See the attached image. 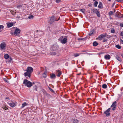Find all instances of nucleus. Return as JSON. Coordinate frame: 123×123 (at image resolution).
Returning <instances> with one entry per match:
<instances>
[{
	"instance_id": "f257e3e1",
	"label": "nucleus",
	"mask_w": 123,
	"mask_h": 123,
	"mask_svg": "<svg viewBox=\"0 0 123 123\" xmlns=\"http://www.w3.org/2000/svg\"><path fill=\"white\" fill-rule=\"evenodd\" d=\"M60 18L59 17L58 19L57 20L56 17L54 16H52L50 18L49 23L51 24H52L54 21H58L59 19Z\"/></svg>"
},
{
	"instance_id": "f03ea898",
	"label": "nucleus",
	"mask_w": 123,
	"mask_h": 123,
	"mask_svg": "<svg viewBox=\"0 0 123 123\" xmlns=\"http://www.w3.org/2000/svg\"><path fill=\"white\" fill-rule=\"evenodd\" d=\"M63 38V36H61L60 37L59 39V40L62 43L65 44L67 42V39L66 38H64L62 40V39Z\"/></svg>"
},
{
	"instance_id": "7ed1b4c3",
	"label": "nucleus",
	"mask_w": 123,
	"mask_h": 123,
	"mask_svg": "<svg viewBox=\"0 0 123 123\" xmlns=\"http://www.w3.org/2000/svg\"><path fill=\"white\" fill-rule=\"evenodd\" d=\"M21 30L18 28H16L15 30L14 34L16 36H18L20 33Z\"/></svg>"
},
{
	"instance_id": "20e7f679",
	"label": "nucleus",
	"mask_w": 123,
	"mask_h": 123,
	"mask_svg": "<svg viewBox=\"0 0 123 123\" xmlns=\"http://www.w3.org/2000/svg\"><path fill=\"white\" fill-rule=\"evenodd\" d=\"M58 45L56 44H54L52 46L51 48L50 49L52 51L56 50L58 48Z\"/></svg>"
},
{
	"instance_id": "39448f33",
	"label": "nucleus",
	"mask_w": 123,
	"mask_h": 123,
	"mask_svg": "<svg viewBox=\"0 0 123 123\" xmlns=\"http://www.w3.org/2000/svg\"><path fill=\"white\" fill-rule=\"evenodd\" d=\"M93 12L95 13L97 16L99 17H100V16L99 13V11H98L97 9H94L92 10Z\"/></svg>"
},
{
	"instance_id": "423d86ee",
	"label": "nucleus",
	"mask_w": 123,
	"mask_h": 123,
	"mask_svg": "<svg viewBox=\"0 0 123 123\" xmlns=\"http://www.w3.org/2000/svg\"><path fill=\"white\" fill-rule=\"evenodd\" d=\"M115 16L116 17H118V18H123V15L122 14H121V16L120 13L118 12H117L115 13Z\"/></svg>"
},
{
	"instance_id": "0eeeda50",
	"label": "nucleus",
	"mask_w": 123,
	"mask_h": 123,
	"mask_svg": "<svg viewBox=\"0 0 123 123\" xmlns=\"http://www.w3.org/2000/svg\"><path fill=\"white\" fill-rule=\"evenodd\" d=\"M110 110L111 108H109L104 112L105 114H106V116L107 117H108L110 115V113L109 112L110 111Z\"/></svg>"
},
{
	"instance_id": "6e6552de",
	"label": "nucleus",
	"mask_w": 123,
	"mask_h": 123,
	"mask_svg": "<svg viewBox=\"0 0 123 123\" xmlns=\"http://www.w3.org/2000/svg\"><path fill=\"white\" fill-rule=\"evenodd\" d=\"M55 74L58 77H60L62 74V72L59 70L56 71Z\"/></svg>"
},
{
	"instance_id": "1a4fd4ad",
	"label": "nucleus",
	"mask_w": 123,
	"mask_h": 123,
	"mask_svg": "<svg viewBox=\"0 0 123 123\" xmlns=\"http://www.w3.org/2000/svg\"><path fill=\"white\" fill-rule=\"evenodd\" d=\"M12 102L11 103H7L12 107H13L15 106L16 105V103L13 102H12V101H11Z\"/></svg>"
},
{
	"instance_id": "9d476101",
	"label": "nucleus",
	"mask_w": 123,
	"mask_h": 123,
	"mask_svg": "<svg viewBox=\"0 0 123 123\" xmlns=\"http://www.w3.org/2000/svg\"><path fill=\"white\" fill-rule=\"evenodd\" d=\"M25 71L31 73L33 71V68L32 67H27V69Z\"/></svg>"
},
{
	"instance_id": "9b49d317",
	"label": "nucleus",
	"mask_w": 123,
	"mask_h": 123,
	"mask_svg": "<svg viewBox=\"0 0 123 123\" xmlns=\"http://www.w3.org/2000/svg\"><path fill=\"white\" fill-rule=\"evenodd\" d=\"M6 44L5 43H3L1 44L0 47L1 49H5L4 48L6 46Z\"/></svg>"
},
{
	"instance_id": "f8f14e48",
	"label": "nucleus",
	"mask_w": 123,
	"mask_h": 123,
	"mask_svg": "<svg viewBox=\"0 0 123 123\" xmlns=\"http://www.w3.org/2000/svg\"><path fill=\"white\" fill-rule=\"evenodd\" d=\"M116 101H115L112 104L113 106V107L112 108V110H114L116 109L117 107V105Z\"/></svg>"
},
{
	"instance_id": "ddd939ff",
	"label": "nucleus",
	"mask_w": 123,
	"mask_h": 123,
	"mask_svg": "<svg viewBox=\"0 0 123 123\" xmlns=\"http://www.w3.org/2000/svg\"><path fill=\"white\" fill-rule=\"evenodd\" d=\"M26 85L28 87H31L32 85V83L29 81L28 82Z\"/></svg>"
},
{
	"instance_id": "4468645a",
	"label": "nucleus",
	"mask_w": 123,
	"mask_h": 123,
	"mask_svg": "<svg viewBox=\"0 0 123 123\" xmlns=\"http://www.w3.org/2000/svg\"><path fill=\"white\" fill-rule=\"evenodd\" d=\"M24 75L25 76H28L29 78H30L31 76L30 73L27 72L24 73Z\"/></svg>"
},
{
	"instance_id": "2eb2a0df",
	"label": "nucleus",
	"mask_w": 123,
	"mask_h": 123,
	"mask_svg": "<svg viewBox=\"0 0 123 123\" xmlns=\"http://www.w3.org/2000/svg\"><path fill=\"white\" fill-rule=\"evenodd\" d=\"M33 87V91L34 92H36L37 91V86L36 85H34Z\"/></svg>"
},
{
	"instance_id": "dca6fc26",
	"label": "nucleus",
	"mask_w": 123,
	"mask_h": 123,
	"mask_svg": "<svg viewBox=\"0 0 123 123\" xmlns=\"http://www.w3.org/2000/svg\"><path fill=\"white\" fill-rule=\"evenodd\" d=\"M7 26L8 27H10L12 26L13 25V24L12 23H7Z\"/></svg>"
},
{
	"instance_id": "f3484780",
	"label": "nucleus",
	"mask_w": 123,
	"mask_h": 123,
	"mask_svg": "<svg viewBox=\"0 0 123 123\" xmlns=\"http://www.w3.org/2000/svg\"><path fill=\"white\" fill-rule=\"evenodd\" d=\"M105 59H109L111 58V56L109 55H106L105 56Z\"/></svg>"
},
{
	"instance_id": "a211bd4d",
	"label": "nucleus",
	"mask_w": 123,
	"mask_h": 123,
	"mask_svg": "<svg viewBox=\"0 0 123 123\" xmlns=\"http://www.w3.org/2000/svg\"><path fill=\"white\" fill-rule=\"evenodd\" d=\"M56 77V75L54 74H53L50 76V77L51 79L55 78Z\"/></svg>"
},
{
	"instance_id": "6ab92c4d",
	"label": "nucleus",
	"mask_w": 123,
	"mask_h": 123,
	"mask_svg": "<svg viewBox=\"0 0 123 123\" xmlns=\"http://www.w3.org/2000/svg\"><path fill=\"white\" fill-rule=\"evenodd\" d=\"M4 57L6 59H7L9 58V55L8 54H6L5 55Z\"/></svg>"
},
{
	"instance_id": "aec40b11",
	"label": "nucleus",
	"mask_w": 123,
	"mask_h": 123,
	"mask_svg": "<svg viewBox=\"0 0 123 123\" xmlns=\"http://www.w3.org/2000/svg\"><path fill=\"white\" fill-rule=\"evenodd\" d=\"M104 37L102 34L98 36V38L99 40H102L104 38Z\"/></svg>"
},
{
	"instance_id": "412c9836",
	"label": "nucleus",
	"mask_w": 123,
	"mask_h": 123,
	"mask_svg": "<svg viewBox=\"0 0 123 123\" xmlns=\"http://www.w3.org/2000/svg\"><path fill=\"white\" fill-rule=\"evenodd\" d=\"M47 72L46 71H45L43 74V76L44 78H46L47 77Z\"/></svg>"
},
{
	"instance_id": "4be33fe9",
	"label": "nucleus",
	"mask_w": 123,
	"mask_h": 123,
	"mask_svg": "<svg viewBox=\"0 0 123 123\" xmlns=\"http://www.w3.org/2000/svg\"><path fill=\"white\" fill-rule=\"evenodd\" d=\"M98 43L96 41L94 42L93 43V45L94 46H96L98 45Z\"/></svg>"
},
{
	"instance_id": "5701e85b",
	"label": "nucleus",
	"mask_w": 123,
	"mask_h": 123,
	"mask_svg": "<svg viewBox=\"0 0 123 123\" xmlns=\"http://www.w3.org/2000/svg\"><path fill=\"white\" fill-rule=\"evenodd\" d=\"M73 122L74 123H78L79 121L76 119H74L73 120Z\"/></svg>"
},
{
	"instance_id": "b1692460",
	"label": "nucleus",
	"mask_w": 123,
	"mask_h": 123,
	"mask_svg": "<svg viewBox=\"0 0 123 123\" xmlns=\"http://www.w3.org/2000/svg\"><path fill=\"white\" fill-rule=\"evenodd\" d=\"M98 7L99 8H101L102 7V4L101 2H99V4L98 6Z\"/></svg>"
},
{
	"instance_id": "393cba45",
	"label": "nucleus",
	"mask_w": 123,
	"mask_h": 123,
	"mask_svg": "<svg viewBox=\"0 0 123 123\" xmlns=\"http://www.w3.org/2000/svg\"><path fill=\"white\" fill-rule=\"evenodd\" d=\"M116 58L117 59L118 61L121 62L122 60L121 58L118 56H117L116 57Z\"/></svg>"
},
{
	"instance_id": "a878e982",
	"label": "nucleus",
	"mask_w": 123,
	"mask_h": 123,
	"mask_svg": "<svg viewBox=\"0 0 123 123\" xmlns=\"http://www.w3.org/2000/svg\"><path fill=\"white\" fill-rule=\"evenodd\" d=\"M94 30H92L89 33V35L91 36L92 35V34H93V32L94 31Z\"/></svg>"
},
{
	"instance_id": "bb28decb",
	"label": "nucleus",
	"mask_w": 123,
	"mask_h": 123,
	"mask_svg": "<svg viewBox=\"0 0 123 123\" xmlns=\"http://www.w3.org/2000/svg\"><path fill=\"white\" fill-rule=\"evenodd\" d=\"M26 105H27L26 103V102H25L22 104V105L21 107V108H23V107H24L25 106H26Z\"/></svg>"
},
{
	"instance_id": "cd10ccee",
	"label": "nucleus",
	"mask_w": 123,
	"mask_h": 123,
	"mask_svg": "<svg viewBox=\"0 0 123 123\" xmlns=\"http://www.w3.org/2000/svg\"><path fill=\"white\" fill-rule=\"evenodd\" d=\"M114 12L112 11H110L109 13V15L110 16L112 15L113 14Z\"/></svg>"
},
{
	"instance_id": "c85d7f7f",
	"label": "nucleus",
	"mask_w": 123,
	"mask_h": 123,
	"mask_svg": "<svg viewBox=\"0 0 123 123\" xmlns=\"http://www.w3.org/2000/svg\"><path fill=\"white\" fill-rule=\"evenodd\" d=\"M107 87V86L106 84H104L102 85V87L103 88H106Z\"/></svg>"
},
{
	"instance_id": "c756f323",
	"label": "nucleus",
	"mask_w": 123,
	"mask_h": 123,
	"mask_svg": "<svg viewBox=\"0 0 123 123\" xmlns=\"http://www.w3.org/2000/svg\"><path fill=\"white\" fill-rule=\"evenodd\" d=\"M28 80L27 79H25L23 81V84H26L28 82Z\"/></svg>"
},
{
	"instance_id": "7c9ffc66",
	"label": "nucleus",
	"mask_w": 123,
	"mask_h": 123,
	"mask_svg": "<svg viewBox=\"0 0 123 123\" xmlns=\"http://www.w3.org/2000/svg\"><path fill=\"white\" fill-rule=\"evenodd\" d=\"M98 4V2L97 1H95V2L94 3V6L95 7H96L97 6Z\"/></svg>"
},
{
	"instance_id": "2f4dec72",
	"label": "nucleus",
	"mask_w": 123,
	"mask_h": 123,
	"mask_svg": "<svg viewBox=\"0 0 123 123\" xmlns=\"http://www.w3.org/2000/svg\"><path fill=\"white\" fill-rule=\"evenodd\" d=\"M86 38H80L78 39V40H86Z\"/></svg>"
},
{
	"instance_id": "473e14b6",
	"label": "nucleus",
	"mask_w": 123,
	"mask_h": 123,
	"mask_svg": "<svg viewBox=\"0 0 123 123\" xmlns=\"http://www.w3.org/2000/svg\"><path fill=\"white\" fill-rule=\"evenodd\" d=\"M7 83H9V81L8 80V79L7 78H4L3 79Z\"/></svg>"
},
{
	"instance_id": "72a5a7b5",
	"label": "nucleus",
	"mask_w": 123,
	"mask_h": 123,
	"mask_svg": "<svg viewBox=\"0 0 123 123\" xmlns=\"http://www.w3.org/2000/svg\"><path fill=\"white\" fill-rule=\"evenodd\" d=\"M116 47L119 49H120L121 48V47L119 45H116Z\"/></svg>"
},
{
	"instance_id": "f704fd0d",
	"label": "nucleus",
	"mask_w": 123,
	"mask_h": 123,
	"mask_svg": "<svg viewBox=\"0 0 123 123\" xmlns=\"http://www.w3.org/2000/svg\"><path fill=\"white\" fill-rule=\"evenodd\" d=\"M34 16L32 15L29 16L28 18L29 19H33V18Z\"/></svg>"
},
{
	"instance_id": "c9c22d12",
	"label": "nucleus",
	"mask_w": 123,
	"mask_h": 123,
	"mask_svg": "<svg viewBox=\"0 0 123 123\" xmlns=\"http://www.w3.org/2000/svg\"><path fill=\"white\" fill-rule=\"evenodd\" d=\"M80 11L84 13H85V9H82L80 10Z\"/></svg>"
},
{
	"instance_id": "e433bc0d",
	"label": "nucleus",
	"mask_w": 123,
	"mask_h": 123,
	"mask_svg": "<svg viewBox=\"0 0 123 123\" xmlns=\"http://www.w3.org/2000/svg\"><path fill=\"white\" fill-rule=\"evenodd\" d=\"M80 55V54H78V53H76L75 54H74V56L75 57H77L79 56Z\"/></svg>"
},
{
	"instance_id": "4c0bfd02",
	"label": "nucleus",
	"mask_w": 123,
	"mask_h": 123,
	"mask_svg": "<svg viewBox=\"0 0 123 123\" xmlns=\"http://www.w3.org/2000/svg\"><path fill=\"white\" fill-rule=\"evenodd\" d=\"M115 31L114 29H112L111 30V32L112 33H114L115 32Z\"/></svg>"
},
{
	"instance_id": "58836bf2",
	"label": "nucleus",
	"mask_w": 123,
	"mask_h": 123,
	"mask_svg": "<svg viewBox=\"0 0 123 123\" xmlns=\"http://www.w3.org/2000/svg\"><path fill=\"white\" fill-rule=\"evenodd\" d=\"M120 36H122V37H123V31H122L121 32V33H120Z\"/></svg>"
},
{
	"instance_id": "ea45409f",
	"label": "nucleus",
	"mask_w": 123,
	"mask_h": 123,
	"mask_svg": "<svg viewBox=\"0 0 123 123\" xmlns=\"http://www.w3.org/2000/svg\"><path fill=\"white\" fill-rule=\"evenodd\" d=\"M102 35H103L104 38V37H106L107 34H106V33H105V34H104V35L102 34Z\"/></svg>"
},
{
	"instance_id": "a19ab883",
	"label": "nucleus",
	"mask_w": 123,
	"mask_h": 123,
	"mask_svg": "<svg viewBox=\"0 0 123 123\" xmlns=\"http://www.w3.org/2000/svg\"><path fill=\"white\" fill-rule=\"evenodd\" d=\"M107 41V39L105 38L103 40V42H106Z\"/></svg>"
},
{
	"instance_id": "79ce46f5",
	"label": "nucleus",
	"mask_w": 123,
	"mask_h": 123,
	"mask_svg": "<svg viewBox=\"0 0 123 123\" xmlns=\"http://www.w3.org/2000/svg\"><path fill=\"white\" fill-rule=\"evenodd\" d=\"M56 54V53L55 52H52L51 53V55H55Z\"/></svg>"
},
{
	"instance_id": "37998d69",
	"label": "nucleus",
	"mask_w": 123,
	"mask_h": 123,
	"mask_svg": "<svg viewBox=\"0 0 123 123\" xmlns=\"http://www.w3.org/2000/svg\"><path fill=\"white\" fill-rule=\"evenodd\" d=\"M3 108V109L5 110H6L8 109V108L7 107H4Z\"/></svg>"
},
{
	"instance_id": "c03bdc74",
	"label": "nucleus",
	"mask_w": 123,
	"mask_h": 123,
	"mask_svg": "<svg viewBox=\"0 0 123 123\" xmlns=\"http://www.w3.org/2000/svg\"><path fill=\"white\" fill-rule=\"evenodd\" d=\"M4 27V26L2 25H0V30L1 28H3Z\"/></svg>"
},
{
	"instance_id": "a18cd8bd",
	"label": "nucleus",
	"mask_w": 123,
	"mask_h": 123,
	"mask_svg": "<svg viewBox=\"0 0 123 123\" xmlns=\"http://www.w3.org/2000/svg\"><path fill=\"white\" fill-rule=\"evenodd\" d=\"M61 1L60 0H56V2L57 3H59Z\"/></svg>"
},
{
	"instance_id": "49530a36",
	"label": "nucleus",
	"mask_w": 123,
	"mask_h": 123,
	"mask_svg": "<svg viewBox=\"0 0 123 123\" xmlns=\"http://www.w3.org/2000/svg\"><path fill=\"white\" fill-rule=\"evenodd\" d=\"M49 90L51 91L52 92H54V91L51 88H50V87H49Z\"/></svg>"
},
{
	"instance_id": "de8ad7c7",
	"label": "nucleus",
	"mask_w": 123,
	"mask_h": 123,
	"mask_svg": "<svg viewBox=\"0 0 123 123\" xmlns=\"http://www.w3.org/2000/svg\"><path fill=\"white\" fill-rule=\"evenodd\" d=\"M22 4H20V5H18V6L17 7L18 8L20 6H22Z\"/></svg>"
},
{
	"instance_id": "09e8293b",
	"label": "nucleus",
	"mask_w": 123,
	"mask_h": 123,
	"mask_svg": "<svg viewBox=\"0 0 123 123\" xmlns=\"http://www.w3.org/2000/svg\"><path fill=\"white\" fill-rule=\"evenodd\" d=\"M117 2H121L123 1V0H115Z\"/></svg>"
},
{
	"instance_id": "8fccbe9b",
	"label": "nucleus",
	"mask_w": 123,
	"mask_h": 123,
	"mask_svg": "<svg viewBox=\"0 0 123 123\" xmlns=\"http://www.w3.org/2000/svg\"><path fill=\"white\" fill-rule=\"evenodd\" d=\"M120 25L121 26L123 27V24L122 23H121L120 24Z\"/></svg>"
},
{
	"instance_id": "3c124183",
	"label": "nucleus",
	"mask_w": 123,
	"mask_h": 123,
	"mask_svg": "<svg viewBox=\"0 0 123 123\" xmlns=\"http://www.w3.org/2000/svg\"><path fill=\"white\" fill-rule=\"evenodd\" d=\"M120 42L122 43L123 44V41L121 39H120Z\"/></svg>"
},
{
	"instance_id": "603ef678",
	"label": "nucleus",
	"mask_w": 123,
	"mask_h": 123,
	"mask_svg": "<svg viewBox=\"0 0 123 123\" xmlns=\"http://www.w3.org/2000/svg\"><path fill=\"white\" fill-rule=\"evenodd\" d=\"M39 32V33H38V34H39V33H40V32H42V31H38V30H37L36 31V32Z\"/></svg>"
},
{
	"instance_id": "864d4df0",
	"label": "nucleus",
	"mask_w": 123,
	"mask_h": 123,
	"mask_svg": "<svg viewBox=\"0 0 123 123\" xmlns=\"http://www.w3.org/2000/svg\"><path fill=\"white\" fill-rule=\"evenodd\" d=\"M87 54H88V55H93V54H91V53H87Z\"/></svg>"
},
{
	"instance_id": "5fc2aeb1",
	"label": "nucleus",
	"mask_w": 123,
	"mask_h": 123,
	"mask_svg": "<svg viewBox=\"0 0 123 123\" xmlns=\"http://www.w3.org/2000/svg\"><path fill=\"white\" fill-rule=\"evenodd\" d=\"M6 99H10L9 97H6Z\"/></svg>"
},
{
	"instance_id": "6e6d98bb",
	"label": "nucleus",
	"mask_w": 123,
	"mask_h": 123,
	"mask_svg": "<svg viewBox=\"0 0 123 123\" xmlns=\"http://www.w3.org/2000/svg\"><path fill=\"white\" fill-rule=\"evenodd\" d=\"M116 11V10H115V9H114V13Z\"/></svg>"
},
{
	"instance_id": "4d7b16f0",
	"label": "nucleus",
	"mask_w": 123,
	"mask_h": 123,
	"mask_svg": "<svg viewBox=\"0 0 123 123\" xmlns=\"http://www.w3.org/2000/svg\"><path fill=\"white\" fill-rule=\"evenodd\" d=\"M81 74V73H79V74H77V75H80V74Z\"/></svg>"
},
{
	"instance_id": "13d9d810",
	"label": "nucleus",
	"mask_w": 123,
	"mask_h": 123,
	"mask_svg": "<svg viewBox=\"0 0 123 123\" xmlns=\"http://www.w3.org/2000/svg\"><path fill=\"white\" fill-rule=\"evenodd\" d=\"M113 107V106L112 105L111 106V107Z\"/></svg>"
},
{
	"instance_id": "bf43d9fd",
	"label": "nucleus",
	"mask_w": 123,
	"mask_h": 123,
	"mask_svg": "<svg viewBox=\"0 0 123 123\" xmlns=\"http://www.w3.org/2000/svg\"><path fill=\"white\" fill-rule=\"evenodd\" d=\"M114 3L113 4V5H112V6L113 7L114 6Z\"/></svg>"
},
{
	"instance_id": "052dcab7",
	"label": "nucleus",
	"mask_w": 123,
	"mask_h": 123,
	"mask_svg": "<svg viewBox=\"0 0 123 123\" xmlns=\"http://www.w3.org/2000/svg\"><path fill=\"white\" fill-rule=\"evenodd\" d=\"M122 39H123V37H122Z\"/></svg>"
},
{
	"instance_id": "680f3d73",
	"label": "nucleus",
	"mask_w": 123,
	"mask_h": 123,
	"mask_svg": "<svg viewBox=\"0 0 123 123\" xmlns=\"http://www.w3.org/2000/svg\"><path fill=\"white\" fill-rule=\"evenodd\" d=\"M34 83H35L34 82L33 83V84H34Z\"/></svg>"
},
{
	"instance_id": "e2e57ef3",
	"label": "nucleus",
	"mask_w": 123,
	"mask_h": 123,
	"mask_svg": "<svg viewBox=\"0 0 123 123\" xmlns=\"http://www.w3.org/2000/svg\"><path fill=\"white\" fill-rule=\"evenodd\" d=\"M108 0L110 1H111V0Z\"/></svg>"
},
{
	"instance_id": "0e129e2a",
	"label": "nucleus",
	"mask_w": 123,
	"mask_h": 123,
	"mask_svg": "<svg viewBox=\"0 0 123 123\" xmlns=\"http://www.w3.org/2000/svg\"><path fill=\"white\" fill-rule=\"evenodd\" d=\"M114 36H115V37H116V35H115Z\"/></svg>"
}]
</instances>
